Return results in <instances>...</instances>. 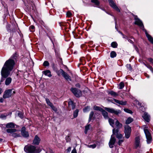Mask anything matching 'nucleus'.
<instances>
[{
	"instance_id": "f257e3e1",
	"label": "nucleus",
	"mask_w": 153,
	"mask_h": 153,
	"mask_svg": "<svg viewBox=\"0 0 153 153\" xmlns=\"http://www.w3.org/2000/svg\"><path fill=\"white\" fill-rule=\"evenodd\" d=\"M16 56L13 55L5 63L1 71V75L3 78H7L5 81V84L8 85L12 82V79L10 77H7L10 74V72L12 70L15 64L14 60L12 59H15Z\"/></svg>"
},
{
	"instance_id": "f03ea898",
	"label": "nucleus",
	"mask_w": 153,
	"mask_h": 153,
	"mask_svg": "<svg viewBox=\"0 0 153 153\" xmlns=\"http://www.w3.org/2000/svg\"><path fill=\"white\" fill-rule=\"evenodd\" d=\"M24 150L25 152L27 153H39L42 151L40 147L31 145L25 146Z\"/></svg>"
},
{
	"instance_id": "7ed1b4c3",
	"label": "nucleus",
	"mask_w": 153,
	"mask_h": 153,
	"mask_svg": "<svg viewBox=\"0 0 153 153\" xmlns=\"http://www.w3.org/2000/svg\"><path fill=\"white\" fill-rule=\"evenodd\" d=\"M15 124L12 122L7 123L6 125V127L7 128H11L7 129L6 131L8 133L11 134L16 132L17 131V130L14 128H15Z\"/></svg>"
},
{
	"instance_id": "20e7f679",
	"label": "nucleus",
	"mask_w": 153,
	"mask_h": 153,
	"mask_svg": "<svg viewBox=\"0 0 153 153\" xmlns=\"http://www.w3.org/2000/svg\"><path fill=\"white\" fill-rule=\"evenodd\" d=\"M70 90L74 95L77 97H79L82 95L81 91L77 88H71Z\"/></svg>"
},
{
	"instance_id": "39448f33",
	"label": "nucleus",
	"mask_w": 153,
	"mask_h": 153,
	"mask_svg": "<svg viewBox=\"0 0 153 153\" xmlns=\"http://www.w3.org/2000/svg\"><path fill=\"white\" fill-rule=\"evenodd\" d=\"M124 132L126 138L127 139L128 138L131 132V127L128 125H125L124 126Z\"/></svg>"
},
{
	"instance_id": "423d86ee",
	"label": "nucleus",
	"mask_w": 153,
	"mask_h": 153,
	"mask_svg": "<svg viewBox=\"0 0 153 153\" xmlns=\"http://www.w3.org/2000/svg\"><path fill=\"white\" fill-rule=\"evenodd\" d=\"M144 131L146 138L147 143H150L152 141V136L147 129H144Z\"/></svg>"
},
{
	"instance_id": "0eeeda50",
	"label": "nucleus",
	"mask_w": 153,
	"mask_h": 153,
	"mask_svg": "<svg viewBox=\"0 0 153 153\" xmlns=\"http://www.w3.org/2000/svg\"><path fill=\"white\" fill-rule=\"evenodd\" d=\"M12 90L13 89H8L6 90L4 93L3 97L4 98H7L10 97L12 94ZM15 91H13V94H15Z\"/></svg>"
},
{
	"instance_id": "6e6552de",
	"label": "nucleus",
	"mask_w": 153,
	"mask_h": 153,
	"mask_svg": "<svg viewBox=\"0 0 153 153\" xmlns=\"http://www.w3.org/2000/svg\"><path fill=\"white\" fill-rule=\"evenodd\" d=\"M135 20L134 24L140 26L142 29L144 28V27L142 22L139 19L137 16L134 15Z\"/></svg>"
},
{
	"instance_id": "1a4fd4ad",
	"label": "nucleus",
	"mask_w": 153,
	"mask_h": 153,
	"mask_svg": "<svg viewBox=\"0 0 153 153\" xmlns=\"http://www.w3.org/2000/svg\"><path fill=\"white\" fill-rule=\"evenodd\" d=\"M105 109L108 112L112 114H114L117 115L120 114L121 112L120 110H115L112 108L105 107Z\"/></svg>"
},
{
	"instance_id": "9d476101",
	"label": "nucleus",
	"mask_w": 153,
	"mask_h": 153,
	"mask_svg": "<svg viewBox=\"0 0 153 153\" xmlns=\"http://www.w3.org/2000/svg\"><path fill=\"white\" fill-rule=\"evenodd\" d=\"M110 5L113 9L118 12H120V10L117 7L113 0H108Z\"/></svg>"
},
{
	"instance_id": "9b49d317",
	"label": "nucleus",
	"mask_w": 153,
	"mask_h": 153,
	"mask_svg": "<svg viewBox=\"0 0 153 153\" xmlns=\"http://www.w3.org/2000/svg\"><path fill=\"white\" fill-rule=\"evenodd\" d=\"M45 100L47 105L50 107L53 111L56 112L57 111V108L54 106L53 103L50 102L48 98H46Z\"/></svg>"
},
{
	"instance_id": "f8f14e48",
	"label": "nucleus",
	"mask_w": 153,
	"mask_h": 153,
	"mask_svg": "<svg viewBox=\"0 0 153 153\" xmlns=\"http://www.w3.org/2000/svg\"><path fill=\"white\" fill-rule=\"evenodd\" d=\"M41 141V139L37 135L35 136L34 138L32 144L35 145H38Z\"/></svg>"
},
{
	"instance_id": "ddd939ff",
	"label": "nucleus",
	"mask_w": 153,
	"mask_h": 153,
	"mask_svg": "<svg viewBox=\"0 0 153 153\" xmlns=\"http://www.w3.org/2000/svg\"><path fill=\"white\" fill-rule=\"evenodd\" d=\"M21 131L22 135L23 137H29L28 132L26 131V128L25 127L22 128Z\"/></svg>"
},
{
	"instance_id": "4468645a",
	"label": "nucleus",
	"mask_w": 153,
	"mask_h": 153,
	"mask_svg": "<svg viewBox=\"0 0 153 153\" xmlns=\"http://www.w3.org/2000/svg\"><path fill=\"white\" fill-rule=\"evenodd\" d=\"M59 72L61 73L64 77L67 80H71L70 77L63 70L60 69L59 71Z\"/></svg>"
},
{
	"instance_id": "2eb2a0df",
	"label": "nucleus",
	"mask_w": 153,
	"mask_h": 153,
	"mask_svg": "<svg viewBox=\"0 0 153 153\" xmlns=\"http://www.w3.org/2000/svg\"><path fill=\"white\" fill-rule=\"evenodd\" d=\"M115 141L116 139L114 137H113V135H112L109 143V145L110 148H112L113 147V145H114Z\"/></svg>"
},
{
	"instance_id": "dca6fc26",
	"label": "nucleus",
	"mask_w": 153,
	"mask_h": 153,
	"mask_svg": "<svg viewBox=\"0 0 153 153\" xmlns=\"http://www.w3.org/2000/svg\"><path fill=\"white\" fill-rule=\"evenodd\" d=\"M150 116L146 112H144L143 117L147 122H149L150 120Z\"/></svg>"
},
{
	"instance_id": "f3484780",
	"label": "nucleus",
	"mask_w": 153,
	"mask_h": 153,
	"mask_svg": "<svg viewBox=\"0 0 153 153\" xmlns=\"http://www.w3.org/2000/svg\"><path fill=\"white\" fill-rule=\"evenodd\" d=\"M140 139L139 137H137L135 138V147L137 148L140 146Z\"/></svg>"
},
{
	"instance_id": "a211bd4d",
	"label": "nucleus",
	"mask_w": 153,
	"mask_h": 153,
	"mask_svg": "<svg viewBox=\"0 0 153 153\" xmlns=\"http://www.w3.org/2000/svg\"><path fill=\"white\" fill-rule=\"evenodd\" d=\"M114 101L116 103L122 105H126L127 104L126 101H119L117 100L114 99Z\"/></svg>"
},
{
	"instance_id": "6ab92c4d",
	"label": "nucleus",
	"mask_w": 153,
	"mask_h": 153,
	"mask_svg": "<svg viewBox=\"0 0 153 153\" xmlns=\"http://www.w3.org/2000/svg\"><path fill=\"white\" fill-rule=\"evenodd\" d=\"M145 33L149 41L153 44V38L147 33L146 31H145Z\"/></svg>"
},
{
	"instance_id": "aec40b11",
	"label": "nucleus",
	"mask_w": 153,
	"mask_h": 153,
	"mask_svg": "<svg viewBox=\"0 0 153 153\" xmlns=\"http://www.w3.org/2000/svg\"><path fill=\"white\" fill-rule=\"evenodd\" d=\"M43 72L45 75L49 77H51L52 76L51 71L49 70L44 71H43Z\"/></svg>"
},
{
	"instance_id": "412c9836",
	"label": "nucleus",
	"mask_w": 153,
	"mask_h": 153,
	"mask_svg": "<svg viewBox=\"0 0 153 153\" xmlns=\"http://www.w3.org/2000/svg\"><path fill=\"white\" fill-rule=\"evenodd\" d=\"M104 118L105 119H108V113L105 110L103 109L101 111Z\"/></svg>"
},
{
	"instance_id": "4be33fe9",
	"label": "nucleus",
	"mask_w": 153,
	"mask_h": 153,
	"mask_svg": "<svg viewBox=\"0 0 153 153\" xmlns=\"http://www.w3.org/2000/svg\"><path fill=\"white\" fill-rule=\"evenodd\" d=\"M115 125L117 128L118 129L121 128L123 126L122 124L120 123L117 120L115 122Z\"/></svg>"
},
{
	"instance_id": "5701e85b",
	"label": "nucleus",
	"mask_w": 153,
	"mask_h": 153,
	"mask_svg": "<svg viewBox=\"0 0 153 153\" xmlns=\"http://www.w3.org/2000/svg\"><path fill=\"white\" fill-rule=\"evenodd\" d=\"M108 93L113 97H116L118 96V94L117 93L113 91H108Z\"/></svg>"
},
{
	"instance_id": "b1692460",
	"label": "nucleus",
	"mask_w": 153,
	"mask_h": 153,
	"mask_svg": "<svg viewBox=\"0 0 153 153\" xmlns=\"http://www.w3.org/2000/svg\"><path fill=\"white\" fill-rule=\"evenodd\" d=\"M108 122L110 125L112 127H114V120L111 118H109Z\"/></svg>"
},
{
	"instance_id": "393cba45",
	"label": "nucleus",
	"mask_w": 153,
	"mask_h": 153,
	"mask_svg": "<svg viewBox=\"0 0 153 153\" xmlns=\"http://www.w3.org/2000/svg\"><path fill=\"white\" fill-rule=\"evenodd\" d=\"M133 120V119L130 117H128L126 120V124H129L131 123Z\"/></svg>"
},
{
	"instance_id": "a878e982",
	"label": "nucleus",
	"mask_w": 153,
	"mask_h": 153,
	"mask_svg": "<svg viewBox=\"0 0 153 153\" xmlns=\"http://www.w3.org/2000/svg\"><path fill=\"white\" fill-rule=\"evenodd\" d=\"M94 113L93 111H91L90 112L89 115V118L88 119L89 122H90L92 119L94 114Z\"/></svg>"
},
{
	"instance_id": "bb28decb",
	"label": "nucleus",
	"mask_w": 153,
	"mask_h": 153,
	"mask_svg": "<svg viewBox=\"0 0 153 153\" xmlns=\"http://www.w3.org/2000/svg\"><path fill=\"white\" fill-rule=\"evenodd\" d=\"M91 2L95 4L97 6H98L99 5L100 3L98 0H91Z\"/></svg>"
},
{
	"instance_id": "cd10ccee",
	"label": "nucleus",
	"mask_w": 153,
	"mask_h": 153,
	"mask_svg": "<svg viewBox=\"0 0 153 153\" xmlns=\"http://www.w3.org/2000/svg\"><path fill=\"white\" fill-rule=\"evenodd\" d=\"M68 105H71L72 109H74L75 108V105L72 101H71L69 102H68Z\"/></svg>"
},
{
	"instance_id": "c85d7f7f",
	"label": "nucleus",
	"mask_w": 153,
	"mask_h": 153,
	"mask_svg": "<svg viewBox=\"0 0 153 153\" xmlns=\"http://www.w3.org/2000/svg\"><path fill=\"white\" fill-rule=\"evenodd\" d=\"M125 85L123 82H121L119 84V89H123Z\"/></svg>"
},
{
	"instance_id": "c756f323",
	"label": "nucleus",
	"mask_w": 153,
	"mask_h": 153,
	"mask_svg": "<svg viewBox=\"0 0 153 153\" xmlns=\"http://www.w3.org/2000/svg\"><path fill=\"white\" fill-rule=\"evenodd\" d=\"M117 56V54L114 51H112L110 53V57L112 58L115 57Z\"/></svg>"
},
{
	"instance_id": "7c9ffc66",
	"label": "nucleus",
	"mask_w": 153,
	"mask_h": 153,
	"mask_svg": "<svg viewBox=\"0 0 153 153\" xmlns=\"http://www.w3.org/2000/svg\"><path fill=\"white\" fill-rule=\"evenodd\" d=\"M93 108L94 110L99 111H102V110H103V109H102V108H100L99 106H94Z\"/></svg>"
},
{
	"instance_id": "2f4dec72",
	"label": "nucleus",
	"mask_w": 153,
	"mask_h": 153,
	"mask_svg": "<svg viewBox=\"0 0 153 153\" xmlns=\"http://www.w3.org/2000/svg\"><path fill=\"white\" fill-rule=\"evenodd\" d=\"M90 110V107L89 106L85 107L83 109V111L84 112H86L89 111Z\"/></svg>"
},
{
	"instance_id": "473e14b6",
	"label": "nucleus",
	"mask_w": 153,
	"mask_h": 153,
	"mask_svg": "<svg viewBox=\"0 0 153 153\" xmlns=\"http://www.w3.org/2000/svg\"><path fill=\"white\" fill-rule=\"evenodd\" d=\"M54 51L55 53L56 56L58 58H60V59H61V58H60V55L59 51H57L55 49H54Z\"/></svg>"
},
{
	"instance_id": "72a5a7b5",
	"label": "nucleus",
	"mask_w": 153,
	"mask_h": 153,
	"mask_svg": "<svg viewBox=\"0 0 153 153\" xmlns=\"http://www.w3.org/2000/svg\"><path fill=\"white\" fill-rule=\"evenodd\" d=\"M11 134V135L14 137H20V134H18L16 133H12Z\"/></svg>"
},
{
	"instance_id": "f704fd0d",
	"label": "nucleus",
	"mask_w": 153,
	"mask_h": 153,
	"mask_svg": "<svg viewBox=\"0 0 153 153\" xmlns=\"http://www.w3.org/2000/svg\"><path fill=\"white\" fill-rule=\"evenodd\" d=\"M119 129H118V128L117 129H115V128L113 129V134H118L120 133H119Z\"/></svg>"
},
{
	"instance_id": "c9c22d12",
	"label": "nucleus",
	"mask_w": 153,
	"mask_h": 153,
	"mask_svg": "<svg viewBox=\"0 0 153 153\" xmlns=\"http://www.w3.org/2000/svg\"><path fill=\"white\" fill-rule=\"evenodd\" d=\"M79 110L78 109H76L74 112V118L76 117L78 115Z\"/></svg>"
},
{
	"instance_id": "e433bc0d",
	"label": "nucleus",
	"mask_w": 153,
	"mask_h": 153,
	"mask_svg": "<svg viewBox=\"0 0 153 153\" xmlns=\"http://www.w3.org/2000/svg\"><path fill=\"white\" fill-rule=\"evenodd\" d=\"M111 46L113 48H116L117 47V44L115 42H113L111 44Z\"/></svg>"
},
{
	"instance_id": "4c0bfd02",
	"label": "nucleus",
	"mask_w": 153,
	"mask_h": 153,
	"mask_svg": "<svg viewBox=\"0 0 153 153\" xmlns=\"http://www.w3.org/2000/svg\"><path fill=\"white\" fill-rule=\"evenodd\" d=\"M116 137L119 139H121L123 137V135L120 133L116 134Z\"/></svg>"
},
{
	"instance_id": "58836bf2",
	"label": "nucleus",
	"mask_w": 153,
	"mask_h": 153,
	"mask_svg": "<svg viewBox=\"0 0 153 153\" xmlns=\"http://www.w3.org/2000/svg\"><path fill=\"white\" fill-rule=\"evenodd\" d=\"M124 110L126 112L129 113V114H132V111L127 108H124Z\"/></svg>"
},
{
	"instance_id": "ea45409f",
	"label": "nucleus",
	"mask_w": 153,
	"mask_h": 153,
	"mask_svg": "<svg viewBox=\"0 0 153 153\" xmlns=\"http://www.w3.org/2000/svg\"><path fill=\"white\" fill-rule=\"evenodd\" d=\"M90 125L89 124L86 126L85 127V134H87L88 131L89 130Z\"/></svg>"
},
{
	"instance_id": "a19ab883",
	"label": "nucleus",
	"mask_w": 153,
	"mask_h": 153,
	"mask_svg": "<svg viewBox=\"0 0 153 153\" xmlns=\"http://www.w3.org/2000/svg\"><path fill=\"white\" fill-rule=\"evenodd\" d=\"M18 116L21 118H23V113L21 112H19L18 114Z\"/></svg>"
},
{
	"instance_id": "79ce46f5",
	"label": "nucleus",
	"mask_w": 153,
	"mask_h": 153,
	"mask_svg": "<svg viewBox=\"0 0 153 153\" xmlns=\"http://www.w3.org/2000/svg\"><path fill=\"white\" fill-rule=\"evenodd\" d=\"M49 63L47 61H45L43 63V65L45 66H49Z\"/></svg>"
},
{
	"instance_id": "37998d69",
	"label": "nucleus",
	"mask_w": 153,
	"mask_h": 153,
	"mask_svg": "<svg viewBox=\"0 0 153 153\" xmlns=\"http://www.w3.org/2000/svg\"><path fill=\"white\" fill-rule=\"evenodd\" d=\"M7 116V114L6 115L4 114H1V118L3 119H5L6 118Z\"/></svg>"
},
{
	"instance_id": "c03bdc74",
	"label": "nucleus",
	"mask_w": 153,
	"mask_h": 153,
	"mask_svg": "<svg viewBox=\"0 0 153 153\" xmlns=\"http://www.w3.org/2000/svg\"><path fill=\"white\" fill-rule=\"evenodd\" d=\"M147 67L148 68H149L152 71V72L153 73V68H152V66L150 65H148L147 66Z\"/></svg>"
},
{
	"instance_id": "a18cd8bd",
	"label": "nucleus",
	"mask_w": 153,
	"mask_h": 153,
	"mask_svg": "<svg viewBox=\"0 0 153 153\" xmlns=\"http://www.w3.org/2000/svg\"><path fill=\"white\" fill-rule=\"evenodd\" d=\"M127 68L129 70H131L132 69V68L130 64H127L126 65Z\"/></svg>"
},
{
	"instance_id": "49530a36",
	"label": "nucleus",
	"mask_w": 153,
	"mask_h": 153,
	"mask_svg": "<svg viewBox=\"0 0 153 153\" xmlns=\"http://www.w3.org/2000/svg\"><path fill=\"white\" fill-rule=\"evenodd\" d=\"M35 29V27L33 25H31L30 27V29L31 31L33 32V30H34Z\"/></svg>"
},
{
	"instance_id": "de8ad7c7",
	"label": "nucleus",
	"mask_w": 153,
	"mask_h": 153,
	"mask_svg": "<svg viewBox=\"0 0 153 153\" xmlns=\"http://www.w3.org/2000/svg\"><path fill=\"white\" fill-rule=\"evenodd\" d=\"M72 15L70 11H68L66 13L67 16L68 17H70Z\"/></svg>"
},
{
	"instance_id": "09e8293b",
	"label": "nucleus",
	"mask_w": 153,
	"mask_h": 153,
	"mask_svg": "<svg viewBox=\"0 0 153 153\" xmlns=\"http://www.w3.org/2000/svg\"><path fill=\"white\" fill-rule=\"evenodd\" d=\"M124 141V140H119L118 142V144L120 146L121 143Z\"/></svg>"
},
{
	"instance_id": "8fccbe9b",
	"label": "nucleus",
	"mask_w": 153,
	"mask_h": 153,
	"mask_svg": "<svg viewBox=\"0 0 153 153\" xmlns=\"http://www.w3.org/2000/svg\"><path fill=\"white\" fill-rule=\"evenodd\" d=\"M96 145L95 144L91 145L89 146V147H90L92 148H94L96 147Z\"/></svg>"
},
{
	"instance_id": "3c124183",
	"label": "nucleus",
	"mask_w": 153,
	"mask_h": 153,
	"mask_svg": "<svg viewBox=\"0 0 153 153\" xmlns=\"http://www.w3.org/2000/svg\"><path fill=\"white\" fill-rule=\"evenodd\" d=\"M148 61L152 63L153 64V59H152L151 58H149L148 59Z\"/></svg>"
},
{
	"instance_id": "603ef678",
	"label": "nucleus",
	"mask_w": 153,
	"mask_h": 153,
	"mask_svg": "<svg viewBox=\"0 0 153 153\" xmlns=\"http://www.w3.org/2000/svg\"><path fill=\"white\" fill-rule=\"evenodd\" d=\"M71 153H77L76 149L75 148L72 151Z\"/></svg>"
},
{
	"instance_id": "864d4df0",
	"label": "nucleus",
	"mask_w": 153,
	"mask_h": 153,
	"mask_svg": "<svg viewBox=\"0 0 153 153\" xmlns=\"http://www.w3.org/2000/svg\"><path fill=\"white\" fill-rule=\"evenodd\" d=\"M75 86L77 88H79L80 87V85L79 83L76 84Z\"/></svg>"
},
{
	"instance_id": "5fc2aeb1",
	"label": "nucleus",
	"mask_w": 153,
	"mask_h": 153,
	"mask_svg": "<svg viewBox=\"0 0 153 153\" xmlns=\"http://www.w3.org/2000/svg\"><path fill=\"white\" fill-rule=\"evenodd\" d=\"M71 147H69L67 149V151L68 152H70V151H71Z\"/></svg>"
},
{
	"instance_id": "6e6d98bb",
	"label": "nucleus",
	"mask_w": 153,
	"mask_h": 153,
	"mask_svg": "<svg viewBox=\"0 0 153 153\" xmlns=\"http://www.w3.org/2000/svg\"><path fill=\"white\" fill-rule=\"evenodd\" d=\"M121 34V35H122L123 36V38H126V36H125L123 33H120Z\"/></svg>"
},
{
	"instance_id": "4d7b16f0",
	"label": "nucleus",
	"mask_w": 153,
	"mask_h": 153,
	"mask_svg": "<svg viewBox=\"0 0 153 153\" xmlns=\"http://www.w3.org/2000/svg\"><path fill=\"white\" fill-rule=\"evenodd\" d=\"M128 40L129 42H130L131 43H132L133 42L130 39H128Z\"/></svg>"
},
{
	"instance_id": "13d9d810",
	"label": "nucleus",
	"mask_w": 153,
	"mask_h": 153,
	"mask_svg": "<svg viewBox=\"0 0 153 153\" xmlns=\"http://www.w3.org/2000/svg\"><path fill=\"white\" fill-rule=\"evenodd\" d=\"M46 153H53L52 150H50V151L46 152Z\"/></svg>"
},
{
	"instance_id": "bf43d9fd",
	"label": "nucleus",
	"mask_w": 153,
	"mask_h": 153,
	"mask_svg": "<svg viewBox=\"0 0 153 153\" xmlns=\"http://www.w3.org/2000/svg\"><path fill=\"white\" fill-rule=\"evenodd\" d=\"M1 102H3V99L2 98H1Z\"/></svg>"
},
{
	"instance_id": "052dcab7",
	"label": "nucleus",
	"mask_w": 153,
	"mask_h": 153,
	"mask_svg": "<svg viewBox=\"0 0 153 153\" xmlns=\"http://www.w3.org/2000/svg\"><path fill=\"white\" fill-rule=\"evenodd\" d=\"M5 7L6 8H7V7H6V6H5Z\"/></svg>"
},
{
	"instance_id": "680f3d73",
	"label": "nucleus",
	"mask_w": 153,
	"mask_h": 153,
	"mask_svg": "<svg viewBox=\"0 0 153 153\" xmlns=\"http://www.w3.org/2000/svg\"><path fill=\"white\" fill-rule=\"evenodd\" d=\"M2 140L1 139V140H0L1 141H2Z\"/></svg>"
}]
</instances>
